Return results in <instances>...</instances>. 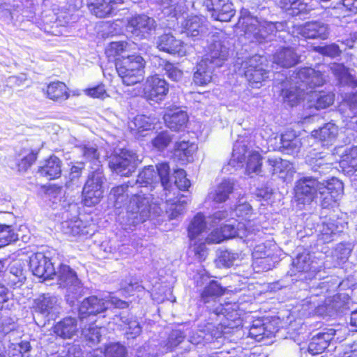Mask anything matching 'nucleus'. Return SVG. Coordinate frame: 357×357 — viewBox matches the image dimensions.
<instances>
[{"mask_svg": "<svg viewBox=\"0 0 357 357\" xmlns=\"http://www.w3.org/2000/svg\"><path fill=\"white\" fill-rule=\"evenodd\" d=\"M139 191L133 194L127 206V219L130 225L144 222L151 216V210L158 213L157 206L160 196L158 191H169L172 185L169 182V166L167 163H160L156 169L149 165L144 168L137 176L135 183Z\"/></svg>", "mask_w": 357, "mask_h": 357, "instance_id": "nucleus-1", "label": "nucleus"}, {"mask_svg": "<svg viewBox=\"0 0 357 357\" xmlns=\"http://www.w3.org/2000/svg\"><path fill=\"white\" fill-rule=\"evenodd\" d=\"M326 69H330L339 83L352 88L357 87V79L353 76L349 70L342 63H333L331 66L319 65L317 69L305 67L299 69L291 81L295 86L282 89V96L284 102L289 106L296 105L301 100L308 96V89L322 86L326 81Z\"/></svg>", "mask_w": 357, "mask_h": 357, "instance_id": "nucleus-2", "label": "nucleus"}, {"mask_svg": "<svg viewBox=\"0 0 357 357\" xmlns=\"http://www.w3.org/2000/svg\"><path fill=\"white\" fill-rule=\"evenodd\" d=\"M342 284L337 279L331 278L319 282L317 287H312L311 295L302 301L303 314L333 317L338 312H343L349 307V296L345 294H337L333 296L326 295L335 291Z\"/></svg>", "mask_w": 357, "mask_h": 357, "instance_id": "nucleus-3", "label": "nucleus"}, {"mask_svg": "<svg viewBox=\"0 0 357 357\" xmlns=\"http://www.w3.org/2000/svg\"><path fill=\"white\" fill-rule=\"evenodd\" d=\"M196 287L200 294V302L206 308L215 314L222 315L227 321L222 324L229 328H234L241 324V313L238 310V304L236 302L220 301V298L224 294L225 288L215 280L204 274L199 275L195 278Z\"/></svg>", "mask_w": 357, "mask_h": 357, "instance_id": "nucleus-4", "label": "nucleus"}, {"mask_svg": "<svg viewBox=\"0 0 357 357\" xmlns=\"http://www.w3.org/2000/svg\"><path fill=\"white\" fill-rule=\"evenodd\" d=\"M237 25L244 30L246 37L259 43L272 40L278 31H284L287 26L285 22L275 23L259 20L251 15L248 9L242 8Z\"/></svg>", "mask_w": 357, "mask_h": 357, "instance_id": "nucleus-5", "label": "nucleus"}, {"mask_svg": "<svg viewBox=\"0 0 357 357\" xmlns=\"http://www.w3.org/2000/svg\"><path fill=\"white\" fill-rule=\"evenodd\" d=\"M206 52L203 60L215 67H221L230 56L233 45L232 40L225 33L212 35L208 41Z\"/></svg>", "mask_w": 357, "mask_h": 357, "instance_id": "nucleus-6", "label": "nucleus"}, {"mask_svg": "<svg viewBox=\"0 0 357 357\" xmlns=\"http://www.w3.org/2000/svg\"><path fill=\"white\" fill-rule=\"evenodd\" d=\"M54 275L57 278L59 287L66 289L68 301L73 303L83 295V284L77 273L69 266L61 264Z\"/></svg>", "mask_w": 357, "mask_h": 357, "instance_id": "nucleus-7", "label": "nucleus"}, {"mask_svg": "<svg viewBox=\"0 0 357 357\" xmlns=\"http://www.w3.org/2000/svg\"><path fill=\"white\" fill-rule=\"evenodd\" d=\"M109 305L122 309L128 306L126 301L114 296L112 294H109L105 298L91 296L82 302L79 308V314L82 318L86 315L97 314L104 312Z\"/></svg>", "mask_w": 357, "mask_h": 357, "instance_id": "nucleus-8", "label": "nucleus"}, {"mask_svg": "<svg viewBox=\"0 0 357 357\" xmlns=\"http://www.w3.org/2000/svg\"><path fill=\"white\" fill-rule=\"evenodd\" d=\"M248 158L246 172L248 175L252 173L259 174L261 171V156L257 151H250L243 142H236L234 144L230 165L235 166L234 162L243 165Z\"/></svg>", "mask_w": 357, "mask_h": 357, "instance_id": "nucleus-9", "label": "nucleus"}, {"mask_svg": "<svg viewBox=\"0 0 357 357\" xmlns=\"http://www.w3.org/2000/svg\"><path fill=\"white\" fill-rule=\"evenodd\" d=\"M105 177L100 168L91 172L83 188V203L86 206H92L98 204L103 196L102 185Z\"/></svg>", "mask_w": 357, "mask_h": 357, "instance_id": "nucleus-10", "label": "nucleus"}, {"mask_svg": "<svg viewBox=\"0 0 357 357\" xmlns=\"http://www.w3.org/2000/svg\"><path fill=\"white\" fill-rule=\"evenodd\" d=\"M227 217L228 213L226 211H218L209 216L206 222L205 216L202 213H197L191 220L188 227L189 238L192 241H194L195 238L201 240V238H204V234L207 231V224H209L211 227H215Z\"/></svg>", "mask_w": 357, "mask_h": 357, "instance_id": "nucleus-11", "label": "nucleus"}, {"mask_svg": "<svg viewBox=\"0 0 357 357\" xmlns=\"http://www.w3.org/2000/svg\"><path fill=\"white\" fill-rule=\"evenodd\" d=\"M137 155L127 149H119L109 160L110 169L121 176H129L137 167Z\"/></svg>", "mask_w": 357, "mask_h": 357, "instance_id": "nucleus-12", "label": "nucleus"}, {"mask_svg": "<svg viewBox=\"0 0 357 357\" xmlns=\"http://www.w3.org/2000/svg\"><path fill=\"white\" fill-rule=\"evenodd\" d=\"M320 266L311 259V255L307 252L300 253L293 260L291 275L298 273L299 280H308L314 278L319 271Z\"/></svg>", "mask_w": 357, "mask_h": 357, "instance_id": "nucleus-13", "label": "nucleus"}, {"mask_svg": "<svg viewBox=\"0 0 357 357\" xmlns=\"http://www.w3.org/2000/svg\"><path fill=\"white\" fill-rule=\"evenodd\" d=\"M264 61L263 56L255 54L242 63L245 76L252 87L259 88L261 83L268 77L269 73L263 68Z\"/></svg>", "mask_w": 357, "mask_h": 357, "instance_id": "nucleus-14", "label": "nucleus"}, {"mask_svg": "<svg viewBox=\"0 0 357 357\" xmlns=\"http://www.w3.org/2000/svg\"><path fill=\"white\" fill-rule=\"evenodd\" d=\"M343 183L337 178L323 182L319 181L318 193L323 208L333 206L341 197L343 193Z\"/></svg>", "mask_w": 357, "mask_h": 357, "instance_id": "nucleus-15", "label": "nucleus"}, {"mask_svg": "<svg viewBox=\"0 0 357 357\" xmlns=\"http://www.w3.org/2000/svg\"><path fill=\"white\" fill-rule=\"evenodd\" d=\"M34 314L48 319H54L60 313L61 306L57 296L44 294L34 299L33 306Z\"/></svg>", "mask_w": 357, "mask_h": 357, "instance_id": "nucleus-16", "label": "nucleus"}, {"mask_svg": "<svg viewBox=\"0 0 357 357\" xmlns=\"http://www.w3.org/2000/svg\"><path fill=\"white\" fill-rule=\"evenodd\" d=\"M319 181L310 176L298 179L295 185V201L298 205L310 204L318 193Z\"/></svg>", "mask_w": 357, "mask_h": 357, "instance_id": "nucleus-17", "label": "nucleus"}, {"mask_svg": "<svg viewBox=\"0 0 357 357\" xmlns=\"http://www.w3.org/2000/svg\"><path fill=\"white\" fill-rule=\"evenodd\" d=\"M156 22L152 17L146 15H135L127 20L126 31L139 39L148 37L155 30Z\"/></svg>", "mask_w": 357, "mask_h": 357, "instance_id": "nucleus-18", "label": "nucleus"}, {"mask_svg": "<svg viewBox=\"0 0 357 357\" xmlns=\"http://www.w3.org/2000/svg\"><path fill=\"white\" fill-rule=\"evenodd\" d=\"M229 222L230 223L225 224L220 228V234L213 231L206 237V241L208 243H219L227 238L248 236L246 234L248 227L245 223L236 220Z\"/></svg>", "mask_w": 357, "mask_h": 357, "instance_id": "nucleus-19", "label": "nucleus"}, {"mask_svg": "<svg viewBox=\"0 0 357 357\" xmlns=\"http://www.w3.org/2000/svg\"><path fill=\"white\" fill-rule=\"evenodd\" d=\"M144 91L148 100L158 103L164 100L167 95L169 84L164 78L155 75L147 77Z\"/></svg>", "mask_w": 357, "mask_h": 357, "instance_id": "nucleus-20", "label": "nucleus"}, {"mask_svg": "<svg viewBox=\"0 0 357 357\" xmlns=\"http://www.w3.org/2000/svg\"><path fill=\"white\" fill-rule=\"evenodd\" d=\"M29 267L34 275L44 280L52 279L56 273L51 260L42 252L33 254L29 257Z\"/></svg>", "mask_w": 357, "mask_h": 357, "instance_id": "nucleus-21", "label": "nucleus"}, {"mask_svg": "<svg viewBox=\"0 0 357 357\" xmlns=\"http://www.w3.org/2000/svg\"><path fill=\"white\" fill-rule=\"evenodd\" d=\"M204 6L215 20L229 22L235 14L234 6L229 0H205Z\"/></svg>", "mask_w": 357, "mask_h": 357, "instance_id": "nucleus-22", "label": "nucleus"}, {"mask_svg": "<svg viewBox=\"0 0 357 357\" xmlns=\"http://www.w3.org/2000/svg\"><path fill=\"white\" fill-rule=\"evenodd\" d=\"M170 190L169 191H164L163 192H160V196H158L157 200L159 202V204L157 205L159 207L158 209V213H154L153 210H151V214L158 215L162 211V208L160 206L161 204L160 202H165V208L167 211V213L169 214V216L171 219L176 218L179 215L182 214L185 208V204H187L186 201L182 199L183 197H181L179 199H176V200L172 199L169 197Z\"/></svg>", "mask_w": 357, "mask_h": 357, "instance_id": "nucleus-23", "label": "nucleus"}, {"mask_svg": "<svg viewBox=\"0 0 357 357\" xmlns=\"http://www.w3.org/2000/svg\"><path fill=\"white\" fill-rule=\"evenodd\" d=\"M337 331L328 328L313 336L308 344L306 351L314 356L321 354L328 346L329 342L335 339ZM301 351H305V347H301Z\"/></svg>", "mask_w": 357, "mask_h": 357, "instance_id": "nucleus-24", "label": "nucleus"}, {"mask_svg": "<svg viewBox=\"0 0 357 357\" xmlns=\"http://www.w3.org/2000/svg\"><path fill=\"white\" fill-rule=\"evenodd\" d=\"M155 44L160 51L170 54H178L183 56L186 54L185 45L171 33H164L158 36Z\"/></svg>", "mask_w": 357, "mask_h": 357, "instance_id": "nucleus-25", "label": "nucleus"}, {"mask_svg": "<svg viewBox=\"0 0 357 357\" xmlns=\"http://www.w3.org/2000/svg\"><path fill=\"white\" fill-rule=\"evenodd\" d=\"M222 333V328L215 326L212 323L199 326L196 331L189 335V342L193 344L208 343L214 338L220 337Z\"/></svg>", "mask_w": 357, "mask_h": 357, "instance_id": "nucleus-26", "label": "nucleus"}, {"mask_svg": "<svg viewBox=\"0 0 357 357\" xmlns=\"http://www.w3.org/2000/svg\"><path fill=\"white\" fill-rule=\"evenodd\" d=\"M123 3L122 0H89L88 6L92 14L102 18L112 15Z\"/></svg>", "mask_w": 357, "mask_h": 357, "instance_id": "nucleus-27", "label": "nucleus"}, {"mask_svg": "<svg viewBox=\"0 0 357 357\" xmlns=\"http://www.w3.org/2000/svg\"><path fill=\"white\" fill-rule=\"evenodd\" d=\"M61 230L63 234L71 236H87L94 233V230L90 226L77 218L63 222Z\"/></svg>", "mask_w": 357, "mask_h": 357, "instance_id": "nucleus-28", "label": "nucleus"}, {"mask_svg": "<svg viewBox=\"0 0 357 357\" xmlns=\"http://www.w3.org/2000/svg\"><path fill=\"white\" fill-rule=\"evenodd\" d=\"M77 331V320L75 317H65L53 326L54 333L63 339H71Z\"/></svg>", "mask_w": 357, "mask_h": 357, "instance_id": "nucleus-29", "label": "nucleus"}, {"mask_svg": "<svg viewBox=\"0 0 357 357\" xmlns=\"http://www.w3.org/2000/svg\"><path fill=\"white\" fill-rule=\"evenodd\" d=\"M268 162L273 174L277 175L284 181H289L292 178L294 170L289 161L280 158H268Z\"/></svg>", "mask_w": 357, "mask_h": 357, "instance_id": "nucleus-30", "label": "nucleus"}, {"mask_svg": "<svg viewBox=\"0 0 357 357\" xmlns=\"http://www.w3.org/2000/svg\"><path fill=\"white\" fill-rule=\"evenodd\" d=\"M343 225L335 218H329L322 221L320 226V234L318 241L323 243H328L333 241V236L337 232H340L343 229Z\"/></svg>", "mask_w": 357, "mask_h": 357, "instance_id": "nucleus-31", "label": "nucleus"}, {"mask_svg": "<svg viewBox=\"0 0 357 357\" xmlns=\"http://www.w3.org/2000/svg\"><path fill=\"white\" fill-rule=\"evenodd\" d=\"M300 33L307 38L325 40L328 35V26L321 22H308L300 29Z\"/></svg>", "mask_w": 357, "mask_h": 357, "instance_id": "nucleus-32", "label": "nucleus"}, {"mask_svg": "<svg viewBox=\"0 0 357 357\" xmlns=\"http://www.w3.org/2000/svg\"><path fill=\"white\" fill-rule=\"evenodd\" d=\"M299 61V56L292 47L279 48L273 55V63L282 67L290 68Z\"/></svg>", "mask_w": 357, "mask_h": 357, "instance_id": "nucleus-33", "label": "nucleus"}, {"mask_svg": "<svg viewBox=\"0 0 357 357\" xmlns=\"http://www.w3.org/2000/svg\"><path fill=\"white\" fill-rule=\"evenodd\" d=\"M116 69L122 82L127 86L134 85L143 80L144 70L128 69L126 66L116 61Z\"/></svg>", "mask_w": 357, "mask_h": 357, "instance_id": "nucleus-34", "label": "nucleus"}, {"mask_svg": "<svg viewBox=\"0 0 357 357\" xmlns=\"http://www.w3.org/2000/svg\"><path fill=\"white\" fill-rule=\"evenodd\" d=\"M38 173L50 180L59 178L61 174V160L55 155L50 156L39 167Z\"/></svg>", "mask_w": 357, "mask_h": 357, "instance_id": "nucleus-35", "label": "nucleus"}, {"mask_svg": "<svg viewBox=\"0 0 357 357\" xmlns=\"http://www.w3.org/2000/svg\"><path fill=\"white\" fill-rule=\"evenodd\" d=\"M197 150V145L186 141L177 142L175 145L174 156L185 164L193 160V155Z\"/></svg>", "mask_w": 357, "mask_h": 357, "instance_id": "nucleus-36", "label": "nucleus"}, {"mask_svg": "<svg viewBox=\"0 0 357 357\" xmlns=\"http://www.w3.org/2000/svg\"><path fill=\"white\" fill-rule=\"evenodd\" d=\"M215 66L202 59L196 66L193 80L197 85L204 86L211 82L213 72Z\"/></svg>", "mask_w": 357, "mask_h": 357, "instance_id": "nucleus-37", "label": "nucleus"}, {"mask_svg": "<svg viewBox=\"0 0 357 357\" xmlns=\"http://www.w3.org/2000/svg\"><path fill=\"white\" fill-rule=\"evenodd\" d=\"M204 20L199 16H192L185 20L184 33L192 38H202L206 33V26L204 24Z\"/></svg>", "mask_w": 357, "mask_h": 357, "instance_id": "nucleus-38", "label": "nucleus"}, {"mask_svg": "<svg viewBox=\"0 0 357 357\" xmlns=\"http://www.w3.org/2000/svg\"><path fill=\"white\" fill-rule=\"evenodd\" d=\"M131 188H135L134 185L131 184L129 181L127 184L121 185L113 188L109 193V198L114 204V206L117 208H121L126 204L128 198V194H132V192L129 190V187Z\"/></svg>", "mask_w": 357, "mask_h": 357, "instance_id": "nucleus-39", "label": "nucleus"}, {"mask_svg": "<svg viewBox=\"0 0 357 357\" xmlns=\"http://www.w3.org/2000/svg\"><path fill=\"white\" fill-rule=\"evenodd\" d=\"M308 93V96L312 98L310 100L309 107L317 109L327 108L335 100V95L331 92L310 91Z\"/></svg>", "mask_w": 357, "mask_h": 357, "instance_id": "nucleus-40", "label": "nucleus"}, {"mask_svg": "<svg viewBox=\"0 0 357 357\" xmlns=\"http://www.w3.org/2000/svg\"><path fill=\"white\" fill-rule=\"evenodd\" d=\"M337 135V127L332 123H328L319 130L312 131V136L322 142L323 146L331 144Z\"/></svg>", "mask_w": 357, "mask_h": 357, "instance_id": "nucleus-41", "label": "nucleus"}, {"mask_svg": "<svg viewBox=\"0 0 357 357\" xmlns=\"http://www.w3.org/2000/svg\"><path fill=\"white\" fill-rule=\"evenodd\" d=\"M280 7L292 16L307 14L312 8L303 0H280Z\"/></svg>", "mask_w": 357, "mask_h": 357, "instance_id": "nucleus-42", "label": "nucleus"}, {"mask_svg": "<svg viewBox=\"0 0 357 357\" xmlns=\"http://www.w3.org/2000/svg\"><path fill=\"white\" fill-rule=\"evenodd\" d=\"M234 184L229 180H224L208 195V199L216 203L225 202L233 192Z\"/></svg>", "mask_w": 357, "mask_h": 357, "instance_id": "nucleus-43", "label": "nucleus"}, {"mask_svg": "<svg viewBox=\"0 0 357 357\" xmlns=\"http://www.w3.org/2000/svg\"><path fill=\"white\" fill-rule=\"evenodd\" d=\"M282 151L287 154L297 153L301 147V139L296 135L294 131H287L280 137Z\"/></svg>", "mask_w": 357, "mask_h": 357, "instance_id": "nucleus-44", "label": "nucleus"}, {"mask_svg": "<svg viewBox=\"0 0 357 357\" xmlns=\"http://www.w3.org/2000/svg\"><path fill=\"white\" fill-rule=\"evenodd\" d=\"M164 120L169 129L178 131L185 126L188 121V116L185 112L176 110L171 113L165 114Z\"/></svg>", "mask_w": 357, "mask_h": 357, "instance_id": "nucleus-45", "label": "nucleus"}, {"mask_svg": "<svg viewBox=\"0 0 357 357\" xmlns=\"http://www.w3.org/2000/svg\"><path fill=\"white\" fill-rule=\"evenodd\" d=\"M156 123L155 117L149 116L146 115H137L134 118L133 121L130 125V128L132 131L139 133L142 136H145L142 132L148 131L153 128Z\"/></svg>", "mask_w": 357, "mask_h": 357, "instance_id": "nucleus-46", "label": "nucleus"}, {"mask_svg": "<svg viewBox=\"0 0 357 357\" xmlns=\"http://www.w3.org/2000/svg\"><path fill=\"white\" fill-rule=\"evenodd\" d=\"M47 95L53 100H64L69 97L67 86L61 82L50 83L47 87Z\"/></svg>", "mask_w": 357, "mask_h": 357, "instance_id": "nucleus-47", "label": "nucleus"}, {"mask_svg": "<svg viewBox=\"0 0 357 357\" xmlns=\"http://www.w3.org/2000/svg\"><path fill=\"white\" fill-rule=\"evenodd\" d=\"M84 158L90 162L93 165L91 169H96L100 168V161L99 160V153H98L97 147L94 144H86L79 147Z\"/></svg>", "mask_w": 357, "mask_h": 357, "instance_id": "nucleus-48", "label": "nucleus"}, {"mask_svg": "<svg viewBox=\"0 0 357 357\" xmlns=\"http://www.w3.org/2000/svg\"><path fill=\"white\" fill-rule=\"evenodd\" d=\"M116 61L125 66L128 69L144 70L145 61L138 54L121 56V58L115 59Z\"/></svg>", "mask_w": 357, "mask_h": 357, "instance_id": "nucleus-49", "label": "nucleus"}, {"mask_svg": "<svg viewBox=\"0 0 357 357\" xmlns=\"http://www.w3.org/2000/svg\"><path fill=\"white\" fill-rule=\"evenodd\" d=\"M122 323L127 326L126 335L127 338H135L142 332V327L139 323L134 317L127 315H121L120 318Z\"/></svg>", "mask_w": 357, "mask_h": 357, "instance_id": "nucleus-50", "label": "nucleus"}, {"mask_svg": "<svg viewBox=\"0 0 357 357\" xmlns=\"http://www.w3.org/2000/svg\"><path fill=\"white\" fill-rule=\"evenodd\" d=\"M160 5L165 15L176 17L181 13L180 0H155Z\"/></svg>", "mask_w": 357, "mask_h": 357, "instance_id": "nucleus-51", "label": "nucleus"}, {"mask_svg": "<svg viewBox=\"0 0 357 357\" xmlns=\"http://www.w3.org/2000/svg\"><path fill=\"white\" fill-rule=\"evenodd\" d=\"M102 331L105 328L91 325L82 330V335L90 346H93L100 342Z\"/></svg>", "mask_w": 357, "mask_h": 357, "instance_id": "nucleus-52", "label": "nucleus"}, {"mask_svg": "<svg viewBox=\"0 0 357 357\" xmlns=\"http://www.w3.org/2000/svg\"><path fill=\"white\" fill-rule=\"evenodd\" d=\"M342 168H351L357 169V146H353L344 151L340 161Z\"/></svg>", "mask_w": 357, "mask_h": 357, "instance_id": "nucleus-53", "label": "nucleus"}, {"mask_svg": "<svg viewBox=\"0 0 357 357\" xmlns=\"http://www.w3.org/2000/svg\"><path fill=\"white\" fill-rule=\"evenodd\" d=\"M159 66L167 76L172 81L178 82L183 77V71L173 63L165 60L159 59Z\"/></svg>", "mask_w": 357, "mask_h": 357, "instance_id": "nucleus-54", "label": "nucleus"}, {"mask_svg": "<svg viewBox=\"0 0 357 357\" xmlns=\"http://www.w3.org/2000/svg\"><path fill=\"white\" fill-rule=\"evenodd\" d=\"M18 239L11 226L0 224V248H3Z\"/></svg>", "mask_w": 357, "mask_h": 357, "instance_id": "nucleus-55", "label": "nucleus"}, {"mask_svg": "<svg viewBox=\"0 0 357 357\" xmlns=\"http://www.w3.org/2000/svg\"><path fill=\"white\" fill-rule=\"evenodd\" d=\"M233 214L238 218H242V220L247 222V223H245L247 227L251 226L250 218L252 215V207L249 204L245 202L238 204L236 206L235 209L231 212V215Z\"/></svg>", "mask_w": 357, "mask_h": 357, "instance_id": "nucleus-56", "label": "nucleus"}, {"mask_svg": "<svg viewBox=\"0 0 357 357\" xmlns=\"http://www.w3.org/2000/svg\"><path fill=\"white\" fill-rule=\"evenodd\" d=\"M307 162L312 167V169L319 173H324L331 168V163L328 162L326 157L311 158Z\"/></svg>", "mask_w": 357, "mask_h": 357, "instance_id": "nucleus-57", "label": "nucleus"}, {"mask_svg": "<svg viewBox=\"0 0 357 357\" xmlns=\"http://www.w3.org/2000/svg\"><path fill=\"white\" fill-rule=\"evenodd\" d=\"M127 42H112L105 50V54L109 58H116L117 56H121L127 50Z\"/></svg>", "mask_w": 357, "mask_h": 357, "instance_id": "nucleus-58", "label": "nucleus"}, {"mask_svg": "<svg viewBox=\"0 0 357 357\" xmlns=\"http://www.w3.org/2000/svg\"><path fill=\"white\" fill-rule=\"evenodd\" d=\"M185 335L180 330H173L169 335L163 351H172L183 340Z\"/></svg>", "mask_w": 357, "mask_h": 357, "instance_id": "nucleus-59", "label": "nucleus"}, {"mask_svg": "<svg viewBox=\"0 0 357 357\" xmlns=\"http://www.w3.org/2000/svg\"><path fill=\"white\" fill-rule=\"evenodd\" d=\"M105 357H126V349L119 343H111L105 348Z\"/></svg>", "mask_w": 357, "mask_h": 357, "instance_id": "nucleus-60", "label": "nucleus"}, {"mask_svg": "<svg viewBox=\"0 0 357 357\" xmlns=\"http://www.w3.org/2000/svg\"><path fill=\"white\" fill-rule=\"evenodd\" d=\"M172 141V136L168 131H162L158 133L152 140L153 146L158 149H165Z\"/></svg>", "mask_w": 357, "mask_h": 357, "instance_id": "nucleus-61", "label": "nucleus"}, {"mask_svg": "<svg viewBox=\"0 0 357 357\" xmlns=\"http://www.w3.org/2000/svg\"><path fill=\"white\" fill-rule=\"evenodd\" d=\"M240 259V255L231 250L222 251L219 257V261L225 267H230Z\"/></svg>", "mask_w": 357, "mask_h": 357, "instance_id": "nucleus-62", "label": "nucleus"}, {"mask_svg": "<svg viewBox=\"0 0 357 357\" xmlns=\"http://www.w3.org/2000/svg\"><path fill=\"white\" fill-rule=\"evenodd\" d=\"M174 184L181 190H187L190 186V181L186 178L185 172L178 169L174 172Z\"/></svg>", "mask_w": 357, "mask_h": 357, "instance_id": "nucleus-63", "label": "nucleus"}, {"mask_svg": "<svg viewBox=\"0 0 357 357\" xmlns=\"http://www.w3.org/2000/svg\"><path fill=\"white\" fill-rule=\"evenodd\" d=\"M352 250L351 243H340L338 244L333 252L334 257L340 261H345L349 258Z\"/></svg>", "mask_w": 357, "mask_h": 357, "instance_id": "nucleus-64", "label": "nucleus"}]
</instances>
